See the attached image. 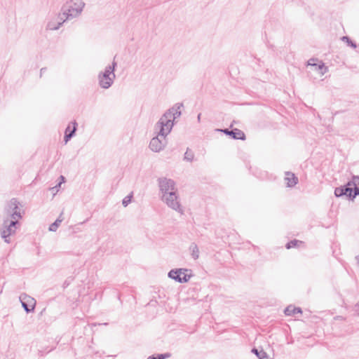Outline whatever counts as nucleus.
<instances>
[{"mask_svg":"<svg viewBox=\"0 0 359 359\" xmlns=\"http://www.w3.org/2000/svg\"><path fill=\"white\" fill-rule=\"evenodd\" d=\"M182 103H176L168 109L156 123V127L159 128V132L156 137H153L149 142V148L154 152H159L164 149L167 144L166 136L170 133L175 118L181 114Z\"/></svg>","mask_w":359,"mask_h":359,"instance_id":"1","label":"nucleus"},{"mask_svg":"<svg viewBox=\"0 0 359 359\" xmlns=\"http://www.w3.org/2000/svg\"><path fill=\"white\" fill-rule=\"evenodd\" d=\"M133 198V192L130 193L129 195L126 196L122 201V205L124 206V207H126L128 206L130 202H131V199Z\"/></svg>","mask_w":359,"mask_h":359,"instance_id":"23","label":"nucleus"},{"mask_svg":"<svg viewBox=\"0 0 359 359\" xmlns=\"http://www.w3.org/2000/svg\"><path fill=\"white\" fill-rule=\"evenodd\" d=\"M351 182H353L355 186L359 185V176L353 175Z\"/></svg>","mask_w":359,"mask_h":359,"instance_id":"28","label":"nucleus"},{"mask_svg":"<svg viewBox=\"0 0 359 359\" xmlns=\"http://www.w3.org/2000/svg\"><path fill=\"white\" fill-rule=\"evenodd\" d=\"M217 130L222 132L229 137L231 136V130H229V128L217 129Z\"/></svg>","mask_w":359,"mask_h":359,"instance_id":"25","label":"nucleus"},{"mask_svg":"<svg viewBox=\"0 0 359 359\" xmlns=\"http://www.w3.org/2000/svg\"><path fill=\"white\" fill-rule=\"evenodd\" d=\"M60 178L61 179L62 182H65V177H64V176L61 175V176L60 177Z\"/></svg>","mask_w":359,"mask_h":359,"instance_id":"34","label":"nucleus"},{"mask_svg":"<svg viewBox=\"0 0 359 359\" xmlns=\"http://www.w3.org/2000/svg\"><path fill=\"white\" fill-rule=\"evenodd\" d=\"M191 250V256L194 259H197L199 257V250L197 245L193 243L190 246Z\"/></svg>","mask_w":359,"mask_h":359,"instance_id":"16","label":"nucleus"},{"mask_svg":"<svg viewBox=\"0 0 359 359\" xmlns=\"http://www.w3.org/2000/svg\"><path fill=\"white\" fill-rule=\"evenodd\" d=\"M341 39L342 41L345 42L348 46H350L353 48H357L356 43L353 41L349 36H344L341 38Z\"/></svg>","mask_w":359,"mask_h":359,"instance_id":"17","label":"nucleus"},{"mask_svg":"<svg viewBox=\"0 0 359 359\" xmlns=\"http://www.w3.org/2000/svg\"><path fill=\"white\" fill-rule=\"evenodd\" d=\"M319 62V60L317 58H311L308 61V65L314 66L315 63Z\"/></svg>","mask_w":359,"mask_h":359,"instance_id":"27","label":"nucleus"},{"mask_svg":"<svg viewBox=\"0 0 359 359\" xmlns=\"http://www.w3.org/2000/svg\"><path fill=\"white\" fill-rule=\"evenodd\" d=\"M355 185L353 182H348L344 186L336 187L334 189V196L337 198L346 196L349 201L354 200V191Z\"/></svg>","mask_w":359,"mask_h":359,"instance_id":"6","label":"nucleus"},{"mask_svg":"<svg viewBox=\"0 0 359 359\" xmlns=\"http://www.w3.org/2000/svg\"><path fill=\"white\" fill-rule=\"evenodd\" d=\"M194 152L189 149V148L187 149L186 152L184 153V159L191 162L194 160Z\"/></svg>","mask_w":359,"mask_h":359,"instance_id":"22","label":"nucleus"},{"mask_svg":"<svg viewBox=\"0 0 359 359\" xmlns=\"http://www.w3.org/2000/svg\"><path fill=\"white\" fill-rule=\"evenodd\" d=\"M161 200L170 208L181 214L184 212V209L180 203V196L177 194V190L175 191H170V193H168L166 195H162Z\"/></svg>","mask_w":359,"mask_h":359,"instance_id":"4","label":"nucleus"},{"mask_svg":"<svg viewBox=\"0 0 359 359\" xmlns=\"http://www.w3.org/2000/svg\"><path fill=\"white\" fill-rule=\"evenodd\" d=\"M300 243H302V241L297 240V239H293L286 243L285 248L287 249H290L292 248L298 247L299 244H300Z\"/></svg>","mask_w":359,"mask_h":359,"instance_id":"20","label":"nucleus"},{"mask_svg":"<svg viewBox=\"0 0 359 359\" xmlns=\"http://www.w3.org/2000/svg\"><path fill=\"white\" fill-rule=\"evenodd\" d=\"M64 23L63 21L55 23L53 21L48 22L46 26V29L49 30H57Z\"/></svg>","mask_w":359,"mask_h":359,"instance_id":"15","label":"nucleus"},{"mask_svg":"<svg viewBox=\"0 0 359 359\" xmlns=\"http://www.w3.org/2000/svg\"><path fill=\"white\" fill-rule=\"evenodd\" d=\"M74 278L73 276L68 277L62 284V288L66 289L74 280Z\"/></svg>","mask_w":359,"mask_h":359,"instance_id":"24","label":"nucleus"},{"mask_svg":"<svg viewBox=\"0 0 359 359\" xmlns=\"http://www.w3.org/2000/svg\"><path fill=\"white\" fill-rule=\"evenodd\" d=\"M201 114H198V115L197 116V119H198V122H200V121H201Z\"/></svg>","mask_w":359,"mask_h":359,"instance_id":"33","label":"nucleus"},{"mask_svg":"<svg viewBox=\"0 0 359 359\" xmlns=\"http://www.w3.org/2000/svg\"><path fill=\"white\" fill-rule=\"evenodd\" d=\"M355 312L357 313V314L359 316V302L357 303L355 305Z\"/></svg>","mask_w":359,"mask_h":359,"instance_id":"30","label":"nucleus"},{"mask_svg":"<svg viewBox=\"0 0 359 359\" xmlns=\"http://www.w3.org/2000/svg\"><path fill=\"white\" fill-rule=\"evenodd\" d=\"M60 182H59L57 184V185H56L55 187H53L52 189H53L57 188V187H60Z\"/></svg>","mask_w":359,"mask_h":359,"instance_id":"35","label":"nucleus"},{"mask_svg":"<svg viewBox=\"0 0 359 359\" xmlns=\"http://www.w3.org/2000/svg\"><path fill=\"white\" fill-rule=\"evenodd\" d=\"M116 56L114 57V60L111 65H108L107 67H109L111 69H112V72L114 73L116 67H117V62L115 61Z\"/></svg>","mask_w":359,"mask_h":359,"instance_id":"26","label":"nucleus"},{"mask_svg":"<svg viewBox=\"0 0 359 359\" xmlns=\"http://www.w3.org/2000/svg\"><path fill=\"white\" fill-rule=\"evenodd\" d=\"M171 354L170 353H161L157 355H152L147 358V359H166L170 357Z\"/></svg>","mask_w":359,"mask_h":359,"instance_id":"21","label":"nucleus"},{"mask_svg":"<svg viewBox=\"0 0 359 359\" xmlns=\"http://www.w3.org/2000/svg\"><path fill=\"white\" fill-rule=\"evenodd\" d=\"M317 67H316V70L319 71L320 73L323 75L326 73L327 70V67L325 66V64L319 60V62H317Z\"/></svg>","mask_w":359,"mask_h":359,"instance_id":"19","label":"nucleus"},{"mask_svg":"<svg viewBox=\"0 0 359 359\" xmlns=\"http://www.w3.org/2000/svg\"><path fill=\"white\" fill-rule=\"evenodd\" d=\"M285 180L287 187H294L299 182L298 177L292 172H285Z\"/></svg>","mask_w":359,"mask_h":359,"instance_id":"12","label":"nucleus"},{"mask_svg":"<svg viewBox=\"0 0 359 359\" xmlns=\"http://www.w3.org/2000/svg\"><path fill=\"white\" fill-rule=\"evenodd\" d=\"M284 313L285 316H292L298 313L302 314V310L300 307H296L293 305H289L285 309Z\"/></svg>","mask_w":359,"mask_h":359,"instance_id":"13","label":"nucleus"},{"mask_svg":"<svg viewBox=\"0 0 359 359\" xmlns=\"http://www.w3.org/2000/svg\"><path fill=\"white\" fill-rule=\"evenodd\" d=\"M230 137L233 140H245V135L241 130L238 128H233L231 130Z\"/></svg>","mask_w":359,"mask_h":359,"instance_id":"14","label":"nucleus"},{"mask_svg":"<svg viewBox=\"0 0 359 359\" xmlns=\"http://www.w3.org/2000/svg\"><path fill=\"white\" fill-rule=\"evenodd\" d=\"M46 70V67H43L40 70V76H42V74L44 73V72Z\"/></svg>","mask_w":359,"mask_h":359,"instance_id":"32","label":"nucleus"},{"mask_svg":"<svg viewBox=\"0 0 359 359\" xmlns=\"http://www.w3.org/2000/svg\"><path fill=\"white\" fill-rule=\"evenodd\" d=\"M62 216V214L60 215V216L53 222L52 223L50 226H49V228H48V230L50 231H56L60 224L62 222V219H60V217Z\"/></svg>","mask_w":359,"mask_h":359,"instance_id":"18","label":"nucleus"},{"mask_svg":"<svg viewBox=\"0 0 359 359\" xmlns=\"http://www.w3.org/2000/svg\"><path fill=\"white\" fill-rule=\"evenodd\" d=\"M85 6L84 2L80 1L79 2H74L72 1H67L62 8V15L65 17L63 22H65L69 18H75L80 15Z\"/></svg>","mask_w":359,"mask_h":359,"instance_id":"2","label":"nucleus"},{"mask_svg":"<svg viewBox=\"0 0 359 359\" xmlns=\"http://www.w3.org/2000/svg\"><path fill=\"white\" fill-rule=\"evenodd\" d=\"M20 225L18 220L4 219L2 226L0 228V233L5 243H11L10 236L15 233L16 229Z\"/></svg>","mask_w":359,"mask_h":359,"instance_id":"3","label":"nucleus"},{"mask_svg":"<svg viewBox=\"0 0 359 359\" xmlns=\"http://www.w3.org/2000/svg\"><path fill=\"white\" fill-rule=\"evenodd\" d=\"M356 259H357V262H358V263L359 264V255L356 257Z\"/></svg>","mask_w":359,"mask_h":359,"instance_id":"36","label":"nucleus"},{"mask_svg":"<svg viewBox=\"0 0 359 359\" xmlns=\"http://www.w3.org/2000/svg\"><path fill=\"white\" fill-rule=\"evenodd\" d=\"M58 18L60 19V22L63 21V20L65 19V17L62 15V13L59 14Z\"/></svg>","mask_w":359,"mask_h":359,"instance_id":"31","label":"nucleus"},{"mask_svg":"<svg viewBox=\"0 0 359 359\" xmlns=\"http://www.w3.org/2000/svg\"><path fill=\"white\" fill-rule=\"evenodd\" d=\"M78 123L74 120L66 128L65 131L64 141L67 143L75 135L77 130Z\"/></svg>","mask_w":359,"mask_h":359,"instance_id":"11","label":"nucleus"},{"mask_svg":"<svg viewBox=\"0 0 359 359\" xmlns=\"http://www.w3.org/2000/svg\"><path fill=\"white\" fill-rule=\"evenodd\" d=\"M20 301L27 313L34 312L36 302L33 297L26 294H22L20 296Z\"/></svg>","mask_w":359,"mask_h":359,"instance_id":"9","label":"nucleus"},{"mask_svg":"<svg viewBox=\"0 0 359 359\" xmlns=\"http://www.w3.org/2000/svg\"><path fill=\"white\" fill-rule=\"evenodd\" d=\"M317 64H318V62L315 63V65L313 66L315 68L317 67Z\"/></svg>","mask_w":359,"mask_h":359,"instance_id":"37","label":"nucleus"},{"mask_svg":"<svg viewBox=\"0 0 359 359\" xmlns=\"http://www.w3.org/2000/svg\"><path fill=\"white\" fill-rule=\"evenodd\" d=\"M354 189H355V191H354V198H355L357 196H359V187L355 186Z\"/></svg>","mask_w":359,"mask_h":359,"instance_id":"29","label":"nucleus"},{"mask_svg":"<svg viewBox=\"0 0 359 359\" xmlns=\"http://www.w3.org/2000/svg\"><path fill=\"white\" fill-rule=\"evenodd\" d=\"M97 78L100 86L102 88L108 89L112 86L116 75L109 67H106L104 72L99 73Z\"/></svg>","mask_w":359,"mask_h":359,"instance_id":"5","label":"nucleus"},{"mask_svg":"<svg viewBox=\"0 0 359 359\" xmlns=\"http://www.w3.org/2000/svg\"><path fill=\"white\" fill-rule=\"evenodd\" d=\"M158 184L159 187V190L162 195H166L170 191H175L177 190L175 188L176 183L172 179H168L166 177H159L158 179Z\"/></svg>","mask_w":359,"mask_h":359,"instance_id":"8","label":"nucleus"},{"mask_svg":"<svg viewBox=\"0 0 359 359\" xmlns=\"http://www.w3.org/2000/svg\"><path fill=\"white\" fill-rule=\"evenodd\" d=\"M191 271L190 269H172L168 273V277L171 279L175 280L176 282L180 283H187L192 275L187 274V272Z\"/></svg>","mask_w":359,"mask_h":359,"instance_id":"7","label":"nucleus"},{"mask_svg":"<svg viewBox=\"0 0 359 359\" xmlns=\"http://www.w3.org/2000/svg\"><path fill=\"white\" fill-rule=\"evenodd\" d=\"M19 205L20 202L17 198H11L9 203V208L12 210V212H9V215L11 219L13 220H18V219H22V217Z\"/></svg>","mask_w":359,"mask_h":359,"instance_id":"10","label":"nucleus"}]
</instances>
